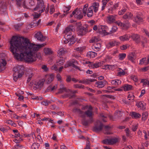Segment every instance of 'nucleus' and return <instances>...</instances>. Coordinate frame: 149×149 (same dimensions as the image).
I'll use <instances>...</instances> for the list:
<instances>
[{"label":"nucleus","mask_w":149,"mask_h":149,"mask_svg":"<svg viewBox=\"0 0 149 149\" xmlns=\"http://www.w3.org/2000/svg\"><path fill=\"white\" fill-rule=\"evenodd\" d=\"M10 50L15 58L17 60L24 58L28 62L36 61V58L40 59V53L35 54L39 49L45 46L46 44L36 45L31 43L27 38L13 36L10 41Z\"/></svg>","instance_id":"nucleus-1"},{"label":"nucleus","mask_w":149,"mask_h":149,"mask_svg":"<svg viewBox=\"0 0 149 149\" xmlns=\"http://www.w3.org/2000/svg\"><path fill=\"white\" fill-rule=\"evenodd\" d=\"M13 79L15 81H16L18 79L21 78L23 75L22 67L20 66L15 67L13 68Z\"/></svg>","instance_id":"nucleus-2"},{"label":"nucleus","mask_w":149,"mask_h":149,"mask_svg":"<svg viewBox=\"0 0 149 149\" xmlns=\"http://www.w3.org/2000/svg\"><path fill=\"white\" fill-rule=\"evenodd\" d=\"M37 5L34 8L35 11L38 10L40 13L43 12L45 10V6L42 0H37Z\"/></svg>","instance_id":"nucleus-3"},{"label":"nucleus","mask_w":149,"mask_h":149,"mask_svg":"<svg viewBox=\"0 0 149 149\" xmlns=\"http://www.w3.org/2000/svg\"><path fill=\"white\" fill-rule=\"evenodd\" d=\"M74 30L73 28V26L72 25H70L65 28L64 31V33L65 34L64 37L65 38H69V37L72 36L71 31H73Z\"/></svg>","instance_id":"nucleus-4"},{"label":"nucleus","mask_w":149,"mask_h":149,"mask_svg":"<svg viewBox=\"0 0 149 149\" xmlns=\"http://www.w3.org/2000/svg\"><path fill=\"white\" fill-rule=\"evenodd\" d=\"M103 124L99 120H97L93 128V131L96 132H99L101 131L103 128Z\"/></svg>","instance_id":"nucleus-5"},{"label":"nucleus","mask_w":149,"mask_h":149,"mask_svg":"<svg viewBox=\"0 0 149 149\" xmlns=\"http://www.w3.org/2000/svg\"><path fill=\"white\" fill-rule=\"evenodd\" d=\"M108 29L109 28L107 26H101L98 27L97 32L104 35H107L109 34V32H107Z\"/></svg>","instance_id":"nucleus-6"},{"label":"nucleus","mask_w":149,"mask_h":149,"mask_svg":"<svg viewBox=\"0 0 149 149\" xmlns=\"http://www.w3.org/2000/svg\"><path fill=\"white\" fill-rule=\"evenodd\" d=\"M82 8H79V9L76 8L74 10V11L75 12V18L79 19H80L83 17V14L82 12Z\"/></svg>","instance_id":"nucleus-7"},{"label":"nucleus","mask_w":149,"mask_h":149,"mask_svg":"<svg viewBox=\"0 0 149 149\" xmlns=\"http://www.w3.org/2000/svg\"><path fill=\"white\" fill-rule=\"evenodd\" d=\"M117 138L114 137L105 139L103 141V143L105 144L112 145L116 143L118 141Z\"/></svg>","instance_id":"nucleus-8"},{"label":"nucleus","mask_w":149,"mask_h":149,"mask_svg":"<svg viewBox=\"0 0 149 149\" xmlns=\"http://www.w3.org/2000/svg\"><path fill=\"white\" fill-rule=\"evenodd\" d=\"M35 37L41 42L44 41L47 38L46 37L43 36L40 31L38 32L35 34Z\"/></svg>","instance_id":"nucleus-9"},{"label":"nucleus","mask_w":149,"mask_h":149,"mask_svg":"<svg viewBox=\"0 0 149 149\" xmlns=\"http://www.w3.org/2000/svg\"><path fill=\"white\" fill-rule=\"evenodd\" d=\"M72 112L79 114L80 117L82 118H84L85 117V112L82 111L80 109L74 108L72 110Z\"/></svg>","instance_id":"nucleus-10"},{"label":"nucleus","mask_w":149,"mask_h":149,"mask_svg":"<svg viewBox=\"0 0 149 149\" xmlns=\"http://www.w3.org/2000/svg\"><path fill=\"white\" fill-rule=\"evenodd\" d=\"M87 28L86 25V27L83 26L82 27L79 28V29L78 30V35L83 36L85 35L88 32Z\"/></svg>","instance_id":"nucleus-11"},{"label":"nucleus","mask_w":149,"mask_h":149,"mask_svg":"<svg viewBox=\"0 0 149 149\" xmlns=\"http://www.w3.org/2000/svg\"><path fill=\"white\" fill-rule=\"evenodd\" d=\"M135 22L138 23L140 24L143 22V17L141 13H138L136 16L134 18Z\"/></svg>","instance_id":"nucleus-12"},{"label":"nucleus","mask_w":149,"mask_h":149,"mask_svg":"<svg viewBox=\"0 0 149 149\" xmlns=\"http://www.w3.org/2000/svg\"><path fill=\"white\" fill-rule=\"evenodd\" d=\"M62 97L65 98L69 97L70 99L72 98L73 97L72 91L70 89H67L66 93L62 95Z\"/></svg>","instance_id":"nucleus-13"},{"label":"nucleus","mask_w":149,"mask_h":149,"mask_svg":"<svg viewBox=\"0 0 149 149\" xmlns=\"http://www.w3.org/2000/svg\"><path fill=\"white\" fill-rule=\"evenodd\" d=\"M54 75L53 74L50 75L47 74L45 75V83L47 84L50 83L53 80Z\"/></svg>","instance_id":"nucleus-14"},{"label":"nucleus","mask_w":149,"mask_h":149,"mask_svg":"<svg viewBox=\"0 0 149 149\" xmlns=\"http://www.w3.org/2000/svg\"><path fill=\"white\" fill-rule=\"evenodd\" d=\"M6 63V60L4 59H2L0 62V72L6 69L5 66Z\"/></svg>","instance_id":"nucleus-15"},{"label":"nucleus","mask_w":149,"mask_h":149,"mask_svg":"<svg viewBox=\"0 0 149 149\" xmlns=\"http://www.w3.org/2000/svg\"><path fill=\"white\" fill-rule=\"evenodd\" d=\"M131 37L133 40L135 41L136 42L139 43L140 42V38L139 35L137 34H133L132 35H131Z\"/></svg>","instance_id":"nucleus-16"},{"label":"nucleus","mask_w":149,"mask_h":149,"mask_svg":"<svg viewBox=\"0 0 149 149\" xmlns=\"http://www.w3.org/2000/svg\"><path fill=\"white\" fill-rule=\"evenodd\" d=\"M130 38H131L130 35L125 34L123 36H120L119 39L121 41H125L128 40Z\"/></svg>","instance_id":"nucleus-17"},{"label":"nucleus","mask_w":149,"mask_h":149,"mask_svg":"<svg viewBox=\"0 0 149 149\" xmlns=\"http://www.w3.org/2000/svg\"><path fill=\"white\" fill-rule=\"evenodd\" d=\"M77 63V61H72L68 62V65H69V66H72L75 69H78L79 70H80L79 68L76 65Z\"/></svg>","instance_id":"nucleus-18"},{"label":"nucleus","mask_w":149,"mask_h":149,"mask_svg":"<svg viewBox=\"0 0 149 149\" xmlns=\"http://www.w3.org/2000/svg\"><path fill=\"white\" fill-rule=\"evenodd\" d=\"M120 44V42L116 41H112L109 42L107 45L108 48H110L113 47L117 46Z\"/></svg>","instance_id":"nucleus-19"},{"label":"nucleus","mask_w":149,"mask_h":149,"mask_svg":"<svg viewBox=\"0 0 149 149\" xmlns=\"http://www.w3.org/2000/svg\"><path fill=\"white\" fill-rule=\"evenodd\" d=\"M101 47V44L100 43L95 42L93 45V48L95 51H97L100 49Z\"/></svg>","instance_id":"nucleus-20"},{"label":"nucleus","mask_w":149,"mask_h":149,"mask_svg":"<svg viewBox=\"0 0 149 149\" xmlns=\"http://www.w3.org/2000/svg\"><path fill=\"white\" fill-rule=\"evenodd\" d=\"M106 83V81L104 80L103 81L97 82L95 84L97 87L99 88H102L104 86Z\"/></svg>","instance_id":"nucleus-21"},{"label":"nucleus","mask_w":149,"mask_h":149,"mask_svg":"<svg viewBox=\"0 0 149 149\" xmlns=\"http://www.w3.org/2000/svg\"><path fill=\"white\" fill-rule=\"evenodd\" d=\"M116 17L113 15H110L108 16L107 18V21L109 23H111L114 22L116 20Z\"/></svg>","instance_id":"nucleus-22"},{"label":"nucleus","mask_w":149,"mask_h":149,"mask_svg":"<svg viewBox=\"0 0 149 149\" xmlns=\"http://www.w3.org/2000/svg\"><path fill=\"white\" fill-rule=\"evenodd\" d=\"M133 16V14L130 12H128L123 16V18L124 19H131Z\"/></svg>","instance_id":"nucleus-23"},{"label":"nucleus","mask_w":149,"mask_h":149,"mask_svg":"<svg viewBox=\"0 0 149 149\" xmlns=\"http://www.w3.org/2000/svg\"><path fill=\"white\" fill-rule=\"evenodd\" d=\"M133 87L132 85H129L128 84H126L124 86L122 87L123 88V90L125 91H130L132 90Z\"/></svg>","instance_id":"nucleus-24"},{"label":"nucleus","mask_w":149,"mask_h":149,"mask_svg":"<svg viewBox=\"0 0 149 149\" xmlns=\"http://www.w3.org/2000/svg\"><path fill=\"white\" fill-rule=\"evenodd\" d=\"M99 3L97 2L94 3L90 7L92 8L94 10V12H96L98 10Z\"/></svg>","instance_id":"nucleus-25"},{"label":"nucleus","mask_w":149,"mask_h":149,"mask_svg":"<svg viewBox=\"0 0 149 149\" xmlns=\"http://www.w3.org/2000/svg\"><path fill=\"white\" fill-rule=\"evenodd\" d=\"M44 51L46 55H50L53 53V51L52 49L48 48H45L44 49Z\"/></svg>","instance_id":"nucleus-26"},{"label":"nucleus","mask_w":149,"mask_h":149,"mask_svg":"<svg viewBox=\"0 0 149 149\" xmlns=\"http://www.w3.org/2000/svg\"><path fill=\"white\" fill-rule=\"evenodd\" d=\"M136 58V57L135 56V54L134 53L130 54H129L128 56V59L132 62H134V60Z\"/></svg>","instance_id":"nucleus-27"},{"label":"nucleus","mask_w":149,"mask_h":149,"mask_svg":"<svg viewBox=\"0 0 149 149\" xmlns=\"http://www.w3.org/2000/svg\"><path fill=\"white\" fill-rule=\"evenodd\" d=\"M97 55V53L93 52H89L87 54V56L90 58H93Z\"/></svg>","instance_id":"nucleus-28"},{"label":"nucleus","mask_w":149,"mask_h":149,"mask_svg":"<svg viewBox=\"0 0 149 149\" xmlns=\"http://www.w3.org/2000/svg\"><path fill=\"white\" fill-rule=\"evenodd\" d=\"M131 115L133 118L136 119L140 118L141 116L139 113L135 112H132Z\"/></svg>","instance_id":"nucleus-29"},{"label":"nucleus","mask_w":149,"mask_h":149,"mask_svg":"<svg viewBox=\"0 0 149 149\" xmlns=\"http://www.w3.org/2000/svg\"><path fill=\"white\" fill-rule=\"evenodd\" d=\"M69 38H66L67 39L69 40V41H70L69 44V45H71L75 42L76 40L74 36V35H72V36L69 37Z\"/></svg>","instance_id":"nucleus-30"},{"label":"nucleus","mask_w":149,"mask_h":149,"mask_svg":"<svg viewBox=\"0 0 149 149\" xmlns=\"http://www.w3.org/2000/svg\"><path fill=\"white\" fill-rule=\"evenodd\" d=\"M64 62L63 58L61 57L57 60L56 62L57 64L58 65H62L63 64Z\"/></svg>","instance_id":"nucleus-31"},{"label":"nucleus","mask_w":149,"mask_h":149,"mask_svg":"<svg viewBox=\"0 0 149 149\" xmlns=\"http://www.w3.org/2000/svg\"><path fill=\"white\" fill-rule=\"evenodd\" d=\"M105 130H104V133L105 134H110L111 133L110 132V127L108 126H106L104 127Z\"/></svg>","instance_id":"nucleus-32"},{"label":"nucleus","mask_w":149,"mask_h":149,"mask_svg":"<svg viewBox=\"0 0 149 149\" xmlns=\"http://www.w3.org/2000/svg\"><path fill=\"white\" fill-rule=\"evenodd\" d=\"M45 81V80L42 79L40 80L38 82L37 84L38 86V88H40L42 87L44 84V82Z\"/></svg>","instance_id":"nucleus-33"},{"label":"nucleus","mask_w":149,"mask_h":149,"mask_svg":"<svg viewBox=\"0 0 149 149\" xmlns=\"http://www.w3.org/2000/svg\"><path fill=\"white\" fill-rule=\"evenodd\" d=\"M93 11L92 8L89 7L88 9L87 15L88 17H91L93 16Z\"/></svg>","instance_id":"nucleus-34"},{"label":"nucleus","mask_w":149,"mask_h":149,"mask_svg":"<svg viewBox=\"0 0 149 149\" xmlns=\"http://www.w3.org/2000/svg\"><path fill=\"white\" fill-rule=\"evenodd\" d=\"M100 40V38L97 37H94L92 38L91 40H89V42L90 43H93V42H97L99 41Z\"/></svg>","instance_id":"nucleus-35"},{"label":"nucleus","mask_w":149,"mask_h":149,"mask_svg":"<svg viewBox=\"0 0 149 149\" xmlns=\"http://www.w3.org/2000/svg\"><path fill=\"white\" fill-rule=\"evenodd\" d=\"M6 7L4 5L1 6L0 7V14H2L6 11Z\"/></svg>","instance_id":"nucleus-36"},{"label":"nucleus","mask_w":149,"mask_h":149,"mask_svg":"<svg viewBox=\"0 0 149 149\" xmlns=\"http://www.w3.org/2000/svg\"><path fill=\"white\" fill-rule=\"evenodd\" d=\"M121 81L120 80H113L111 82L112 84H114L115 86H118L120 84Z\"/></svg>","instance_id":"nucleus-37"},{"label":"nucleus","mask_w":149,"mask_h":149,"mask_svg":"<svg viewBox=\"0 0 149 149\" xmlns=\"http://www.w3.org/2000/svg\"><path fill=\"white\" fill-rule=\"evenodd\" d=\"M148 113L147 112H143L142 114V120L145 121L148 118Z\"/></svg>","instance_id":"nucleus-38"},{"label":"nucleus","mask_w":149,"mask_h":149,"mask_svg":"<svg viewBox=\"0 0 149 149\" xmlns=\"http://www.w3.org/2000/svg\"><path fill=\"white\" fill-rule=\"evenodd\" d=\"M101 65V63L100 62H98L95 63H93L91 64V67L93 68H98Z\"/></svg>","instance_id":"nucleus-39"},{"label":"nucleus","mask_w":149,"mask_h":149,"mask_svg":"<svg viewBox=\"0 0 149 149\" xmlns=\"http://www.w3.org/2000/svg\"><path fill=\"white\" fill-rule=\"evenodd\" d=\"M85 115L89 117H91L93 115V113L92 111L90 110H88L87 111L85 112Z\"/></svg>","instance_id":"nucleus-40"},{"label":"nucleus","mask_w":149,"mask_h":149,"mask_svg":"<svg viewBox=\"0 0 149 149\" xmlns=\"http://www.w3.org/2000/svg\"><path fill=\"white\" fill-rule=\"evenodd\" d=\"M129 23L128 21L126 22L125 23H122L121 22L120 23L119 26L123 27H128L130 25H129Z\"/></svg>","instance_id":"nucleus-41"},{"label":"nucleus","mask_w":149,"mask_h":149,"mask_svg":"<svg viewBox=\"0 0 149 149\" xmlns=\"http://www.w3.org/2000/svg\"><path fill=\"white\" fill-rule=\"evenodd\" d=\"M126 54L125 53H121L119 54V58L120 60H123L126 56Z\"/></svg>","instance_id":"nucleus-42"},{"label":"nucleus","mask_w":149,"mask_h":149,"mask_svg":"<svg viewBox=\"0 0 149 149\" xmlns=\"http://www.w3.org/2000/svg\"><path fill=\"white\" fill-rule=\"evenodd\" d=\"M65 51L64 48H61L58 51V53L59 56L60 55H62L65 53Z\"/></svg>","instance_id":"nucleus-43"},{"label":"nucleus","mask_w":149,"mask_h":149,"mask_svg":"<svg viewBox=\"0 0 149 149\" xmlns=\"http://www.w3.org/2000/svg\"><path fill=\"white\" fill-rule=\"evenodd\" d=\"M118 28L116 26H113L111 28V30L109 32V34H111L116 32Z\"/></svg>","instance_id":"nucleus-44"},{"label":"nucleus","mask_w":149,"mask_h":149,"mask_svg":"<svg viewBox=\"0 0 149 149\" xmlns=\"http://www.w3.org/2000/svg\"><path fill=\"white\" fill-rule=\"evenodd\" d=\"M40 145L37 143H34L31 146L32 149H38Z\"/></svg>","instance_id":"nucleus-45"},{"label":"nucleus","mask_w":149,"mask_h":149,"mask_svg":"<svg viewBox=\"0 0 149 149\" xmlns=\"http://www.w3.org/2000/svg\"><path fill=\"white\" fill-rule=\"evenodd\" d=\"M81 122L84 126H87L89 124V121L86 120L85 119H84L82 120Z\"/></svg>","instance_id":"nucleus-46"},{"label":"nucleus","mask_w":149,"mask_h":149,"mask_svg":"<svg viewBox=\"0 0 149 149\" xmlns=\"http://www.w3.org/2000/svg\"><path fill=\"white\" fill-rule=\"evenodd\" d=\"M141 83H143V85H149V81L146 79H141Z\"/></svg>","instance_id":"nucleus-47"},{"label":"nucleus","mask_w":149,"mask_h":149,"mask_svg":"<svg viewBox=\"0 0 149 149\" xmlns=\"http://www.w3.org/2000/svg\"><path fill=\"white\" fill-rule=\"evenodd\" d=\"M79 82L80 83H81L83 84H88V81L87 79H84L81 80H80L79 81Z\"/></svg>","instance_id":"nucleus-48"},{"label":"nucleus","mask_w":149,"mask_h":149,"mask_svg":"<svg viewBox=\"0 0 149 149\" xmlns=\"http://www.w3.org/2000/svg\"><path fill=\"white\" fill-rule=\"evenodd\" d=\"M51 103V102L49 101H44L41 102V104L45 106H47L49 104Z\"/></svg>","instance_id":"nucleus-49"},{"label":"nucleus","mask_w":149,"mask_h":149,"mask_svg":"<svg viewBox=\"0 0 149 149\" xmlns=\"http://www.w3.org/2000/svg\"><path fill=\"white\" fill-rule=\"evenodd\" d=\"M127 9L125 8L122 9L120 11L118 12V14L120 15H122L124 14L127 11Z\"/></svg>","instance_id":"nucleus-50"},{"label":"nucleus","mask_w":149,"mask_h":149,"mask_svg":"<svg viewBox=\"0 0 149 149\" xmlns=\"http://www.w3.org/2000/svg\"><path fill=\"white\" fill-rule=\"evenodd\" d=\"M6 123L8 124L11 125L12 126H13L14 127H15L16 126V124L14 123V122L11 120H7Z\"/></svg>","instance_id":"nucleus-51"},{"label":"nucleus","mask_w":149,"mask_h":149,"mask_svg":"<svg viewBox=\"0 0 149 149\" xmlns=\"http://www.w3.org/2000/svg\"><path fill=\"white\" fill-rule=\"evenodd\" d=\"M137 106L139 107L142 108V109H144V105L142 102H140L138 103Z\"/></svg>","instance_id":"nucleus-52"},{"label":"nucleus","mask_w":149,"mask_h":149,"mask_svg":"<svg viewBox=\"0 0 149 149\" xmlns=\"http://www.w3.org/2000/svg\"><path fill=\"white\" fill-rule=\"evenodd\" d=\"M70 8L71 6H69L68 7L65 6L63 10V12L66 13H68V12L70 10Z\"/></svg>","instance_id":"nucleus-53"},{"label":"nucleus","mask_w":149,"mask_h":149,"mask_svg":"<svg viewBox=\"0 0 149 149\" xmlns=\"http://www.w3.org/2000/svg\"><path fill=\"white\" fill-rule=\"evenodd\" d=\"M131 79L135 82H137L138 81V79L137 77L135 75H132L130 77Z\"/></svg>","instance_id":"nucleus-54"},{"label":"nucleus","mask_w":149,"mask_h":149,"mask_svg":"<svg viewBox=\"0 0 149 149\" xmlns=\"http://www.w3.org/2000/svg\"><path fill=\"white\" fill-rule=\"evenodd\" d=\"M100 116L102 118H103L102 120L104 122H106L107 120L106 119L107 118V116H105L103 114L101 113L100 114Z\"/></svg>","instance_id":"nucleus-55"},{"label":"nucleus","mask_w":149,"mask_h":149,"mask_svg":"<svg viewBox=\"0 0 149 149\" xmlns=\"http://www.w3.org/2000/svg\"><path fill=\"white\" fill-rule=\"evenodd\" d=\"M121 113L120 111H116V113H115V118L119 117L120 116H121Z\"/></svg>","instance_id":"nucleus-56"},{"label":"nucleus","mask_w":149,"mask_h":149,"mask_svg":"<svg viewBox=\"0 0 149 149\" xmlns=\"http://www.w3.org/2000/svg\"><path fill=\"white\" fill-rule=\"evenodd\" d=\"M129 46L128 45H123L120 47V49L121 50H125L126 49L127 47H128Z\"/></svg>","instance_id":"nucleus-57"},{"label":"nucleus","mask_w":149,"mask_h":149,"mask_svg":"<svg viewBox=\"0 0 149 149\" xmlns=\"http://www.w3.org/2000/svg\"><path fill=\"white\" fill-rule=\"evenodd\" d=\"M74 86L75 88H84V86L81 84H76L74 85Z\"/></svg>","instance_id":"nucleus-58"},{"label":"nucleus","mask_w":149,"mask_h":149,"mask_svg":"<svg viewBox=\"0 0 149 149\" xmlns=\"http://www.w3.org/2000/svg\"><path fill=\"white\" fill-rule=\"evenodd\" d=\"M55 9H54V6H51L50 7V13L52 14L54 12Z\"/></svg>","instance_id":"nucleus-59"},{"label":"nucleus","mask_w":149,"mask_h":149,"mask_svg":"<svg viewBox=\"0 0 149 149\" xmlns=\"http://www.w3.org/2000/svg\"><path fill=\"white\" fill-rule=\"evenodd\" d=\"M15 148L17 149H21L23 147V146L22 145L17 144L15 146Z\"/></svg>","instance_id":"nucleus-60"},{"label":"nucleus","mask_w":149,"mask_h":149,"mask_svg":"<svg viewBox=\"0 0 149 149\" xmlns=\"http://www.w3.org/2000/svg\"><path fill=\"white\" fill-rule=\"evenodd\" d=\"M146 60V57L142 58L140 60V62L139 63V64L141 65L143 64L144 63Z\"/></svg>","instance_id":"nucleus-61"},{"label":"nucleus","mask_w":149,"mask_h":149,"mask_svg":"<svg viewBox=\"0 0 149 149\" xmlns=\"http://www.w3.org/2000/svg\"><path fill=\"white\" fill-rule=\"evenodd\" d=\"M122 70V72L120 71L118 73V75L120 76L122 75H124L125 74V72L123 70Z\"/></svg>","instance_id":"nucleus-62"},{"label":"nucleus","mask_w":149,"mask_h":149,"mask_svg":"<svg viewBox=\"0 0 149 149\" xmlns=\"http://www.w3.org/2000/svg\"><path fill=\"white\" fill-rule=\"evenodd\" d=\"M84 48H83V47H79L76 48H75L74 49L77 51H82L84 50Z\"/></svg>","instance_id":"nucleus-63"},{"label":"nucleus","mask_w":149,"mask_h":149,"mask_svg":"<svg viewBox=\"0 0 149 149\" xmlns=\"http://www.w3.org/2000/svg\"><path fill=\"white\" fill-rule=\"evenodd\" d=\"M149 69V66L141 69V70L143 72H145Z\"/></svg>","instance_id":"nucleus-64"}]
</instances>
